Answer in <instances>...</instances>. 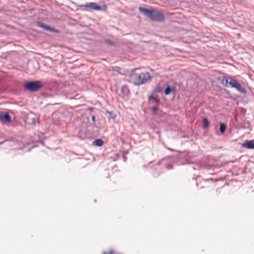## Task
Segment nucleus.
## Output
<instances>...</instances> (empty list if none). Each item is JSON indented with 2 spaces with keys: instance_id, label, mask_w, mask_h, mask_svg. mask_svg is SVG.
<instances>
[{
  "instance_id": "obj_15",
  "label": "nucleus",
  "mask_w": 254,
  "mask_h": 254,
  "mask_svg": "<svg viewBox=\"0 0 254 254\" xmlns=\"http://www.w3.org/2000/svg\"><path fill=\"white\" fill-rule=\"evenodd\" d=\"M112 70L118 73L121 72V68L119 66L112 67Z\"/></svg>"
},
{
  "instance_id": "obj_8",
  "label": "nucleus",
  "mask_w": 254,
  "mask_h": 254,
  "mask_svg": "<svg viewBox=\"0 0 254 254\" xmlns=\"http://www.w3.org/2000/svg\"><path fill=\"white\" fill-rule=\"evenodd\" d=\"M120 92L121 93L119 95L122 97L127 95L129 93V91L127 85L122 86L120 89Z\"/></svg>"
},
{
  "instance_id": "obj_3",
  "label": "nucleus",
  "mask_w": 254,
  "mask_h": 254,
  "mask_svg": "<svg viewBox=\"0 0 254 254\" xmlns=\"http://www.w3.org/2000/svg\"><path fill=\"white\" fill-rule=\"evenodd\" d=\"M24 87L26 89L34 92L38 91L41 88L43 87V84L40 81L36 80L25 83L24 85Z\"/></svg>"
},
{
  "instance_id": "obj_7",
  "label": "nucleus",
  "mask_w": 254,
  "mask_h": 254,
  "mask_svg": "<svg viewBox=\"0 0 254 254\" xmlns=\"http://www.w3.org/2000/svg\"><path fill=\"white\" fill-rule=\"evenodd\" d=\"M243 146L249 148V149H254V139L251 140H245L243 144Z\"/></svg>"
},
{
  "instance_id": "obj_9",
  "label": "nucleus",
  "mask_w": 254,
  "mask_h": 254,
  "mask_svg": "<svg viewBox=\"0 0 254 254\" xmlns=\"http://www.w3.org/2000/svg\"><path fill=\"white\" fill-rule=\"evenodd\" d=\"M232 79V77H230L228 78L224 77L222 80V83L226 87H229L230 85V80Z\"/></svg>"
},
{
  "instance_id": "obj_2",
  "label": "nucleus",
  "mask_w": 254,
  "mask_h": 254,
  "mask_svg": "<svg viewBox=\"0 0 254 254\" xmlns=\"http://www.w3.org/2000/svg\"><path fill=\"white\" fill-rule=\"evenodd\" d=\"M138 9L140 12L150 18L152 20L162 21L165 18L164 15L156 9H149L143 7H139Z\"/></svg>"
},
{
  "instance_id": "obj_12",
  "label": "nucleus",
  "mask_w": 254,
  "mask_h": 254,
  "mask_svg": "<svg viewBox=\"0 0 254 254\" xmlns=\"http://www.w3.org/2000/svg\"><path fill=\"white\" fill-rule=\"evenodd\" d=\"M172 90L171 88L169 85H167L164 90V94L165 95H168L171 93Z\"/></svg>"
},
{
  "instance_id": "obj_5",
  "label": "nucleus",
  "mask_w": 254,
  "mask_h": 254,
  "mask_svg": "<svg viewBox=\"0 0 254 254\" xmlns=\"http://www.w3.org/2000/svg\"><path fill=\"white\" fill-rule=\"evenodd\" d=\"M84 7L88 9L96 10H106L107 9V6L105 4L102 7L97 3L92 2L85 3L84 5Z\"/></svg>"
},
{
  "instance_id": "obj_11",
  "label": "nucleus",
  "mask_w": 254,
  "mask_h": 254,
  "mask_svg": "<svg viewBox=\"0 0 254 254\" xmlns=\"http://www.w3.org/2000/svg\"><path fill=\"white\" fill-rule=\"evenodd\" d=\"M94 144L98 146H101L103 144V141L101 139H96L94 141Z\"/></svg>"
},
{
  "instance_id": "obj_14",
  "label": "nucleus",
  "mask_w": 254,
  "mask_h": 254,
  "mask_svg": "<svg viewBox=\"0 0 254 254\" xmlns=\"http://www.w3.org/2000/svg\"><path fill=\"white\" fill-rule=\"evenodd\" d=\"M203 126L205 128H207L209 126V122L207 119L205 118L203 120Z\"/></svg>"
},
{
  "instance_id": "obj_17",
  "label": "nucleus",
  "mask_w": 254,
  "mask_h": 254,
  "mask_svg": "<svg viewBox=\"0 0 254 254\" xmlns=\"http://www.w3.org/2000/svg\"><path fill=\"white\" fill-rule=\"evenodd\" d=\"M40 26L43 27L45 29L51 30L50 27L48 26L40 25Z\"/></svg>"
},
{
  "instance_id": "obj_13",
  "label": "nucleus",
  "mask_w": 254,
  "mask_h": 254,
  "mask_svg": "<svg viewBox=\"0 0 254 254\" xmlns=\"http://www.w3.org/2000/svg\"><path fill=\"white\" fill-rule=\"evenodd\" d=\"M226 128V126L224 124H221L220 127V130L222 133H224Z\"/></svg>"
},
{
  "instance_id": "obj_10",
  "label": "nucleus",
  "mask_w": 254,
  "mask_h": 254,
  "mask_svg": "<svg viewBox=\"0 0 254 254\" xmlns=\"http://www.w3.org/2000/svg\"><path fill=\"white\" fill-rule=\"evenodd\" d=\"M149 101L154 103L156 106H158L160 103L159 99L152 96H149Z\"/></svg>"
},
{
  "instance_id": "obj_1",
  "label": "nucleus",
  "mask_w": 254,
  "mask_h": 254,
  "mask_svg": "<svg viewBox=\"0 0 254 254\" xmlns=\"http://www.w3.org/2000/svg\"><path fill=\"white\" fill-rule=\"evenodd\" d=\"M151 76L147 71H140L139 68L132 70L129 76V81L135 85L139 86L150 80Z\"/></svg>"
},
{
  "instance_id": "obj_6",
  "label": "nucleus",
  "mask_w": 254,
  "mask_h": 254,
  "mask_svg": "<svg viewBox=\"0 0 254 254\" xmlns=\"http://www.w3.org/2000/svg\"><path fill=\"white\" fill-rule=\"evenodd\" d=\"M0 121L3 123L11 122V117L8 113L0 115Z\"/></svg>"
},
{
  "instance_id": "obj_18",
  "label": "nucleus",
  "mask_w": 254,
  "mask_h": 254,
  "mask_svg": "<svg viewBox=\"0 0 254 254\" xmlns=\"http://www.w3.org/2000/svg\"><path fill=\"white\" fill-rule=\"evenodd\" d=\"M92 120H94V118H95V117H92Z\"/></svg>"
},
{
  "instance_id": "obj_4",
  "label": "nucleus",
  "mask_w": 254,
  "mask_h": 254,
  "mask_svg": "<svg viewBox=\"0 0 254 254\" xmlns=\"http://www.w3.org/2000/svg\"><path fill=\"white\" fill-rule=\"evenodd\" d=\"M229 86L232 88H236L238 91H239L241 93H244L246 92L245 89L243 87L241 84H240L236 80L232 78L230 80Z\"/></svg>"
},
{
  "instance_id": "obj_16",
  "label": "nucleus",
  "mask_w": 254,
  "mask_h": 254,
  "mask_svg": "<svg viewBox=\"0 0 254 254\" xmlns=\"http://www.w3.org/2000/svg\"><path fill=\"white\" fill-rule=\"evenodd\" d=\"M158 110V107H157V106H154L152 109H151V111H152V114H155L156 113V112Z\"/></svg>"
}]
</instances>
